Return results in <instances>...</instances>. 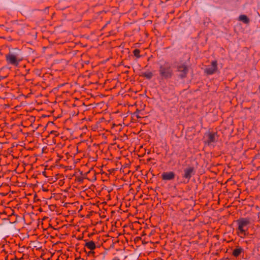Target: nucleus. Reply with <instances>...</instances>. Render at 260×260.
<instances>
[{
    "label": "nucleus",
    "mask_w": 260,
    "mask_h": 260,
    "mask_svg": "<svg viewBox=\"0 0 260 260\" xmlns=\"http://www.w3.org/2000/svg\"><path fill=\"white\" fill-rule=\"evenodd\" d=\"M238 224L237 234L241 238H244L248 234V225L250 223L249 218H240L236 221Z\"/></svg>",
    "instance_id": "obj_1"
},
{
    "label": "nucleus",
    "mask_w": 260,
    "mask_h": 260,
    "mask_svg": "<svg viewBox=\"0 0 260 260\" xmlns=\"http://www.w3.org/2000/svg\"><path fill=\"white\" fill-rule=\"evenodd\" d=\"M20 54V50L18 49H15L10 51L6 56L7 61L11 64L18 66L19 62L22 60Z\"/></svg>",
    "instance_id": "obj_2"
},
{
    "label": "nucleus",
    "mask_w": 260,
    "mask_h": 260,
    "mask_svg": "<svg viewBox=\"0 0 260 260\" xmlns=\"http://www.w3.org/2000/svg\"><path fill=\"white\" fill-rule=\"evenodd\" d=\"M204 138L205 139V142L209 145L211 143L217 141L218 136L216 132L209 131L205 134Z\"/></svg>",
    "instance_id": "obj_3"
},
{
    "label": "nucleus",
    "mask_w": 260,
    "mask_h": 260,
    "mask_svg": "<svg viewBox=\"0 0 260 260\" xmlns=\"http://www.w3.org/2000/svg\"><path fill=\"white\" fill-rule=\"evenodd\" d=\"M59 136V133L58 131H50L49 133H48V135H44L43 136L46 137L45 139L47 141L48 143L51 144H56L57 142V139Z\"/></svg>",
    "instance_id": "obj_4"
},
{
    "label": "nucleus",
    "mask_w": 260,
    "mask_h": 260,
    "mask_svg": "<svg viewBox=\"0 0 260 260\" xmlns=\"http://www.w3.org/2000/svg\"><path fill=\"white\" fill-rule=\"evenodd\" d=\"M159 73L162 78L167 79L172 76V71L169 66H161L159 69Z\"/></svg>",
    "instance_id": "obj_5"
},
{
    "label": "nucleus",
    "mask_w": 260,
    "mask_h": 260,
    "mask_svg": "<svg viewBox=\"0 0 260 260\" xmlns=\"http://www.w3.org/2000/svg\"><path fill=\"white\" fill-rule=\"evenodd\" d=\"M195 169L192 166H189L184 169L183 177L187 179V182L189 181L192 176L195 174Z\"/></svg>",
    "instance_id": "obj_6"
},
{
    "label": "nucleus",
    "mask_w": 260,
    "mask_h": 260,
    "mask_svg": "<svg viewBox=\"0 0 260 260\" xmlns=\"http://www.w3.org/2000/svg\"><path fill=\"white\" fill-rule=\"evenodd\" d=\"M216 63V61H212V64L206 69L205 72L207 74L211 75L217 72L218 67H217Z\"/></svg>",
    "instance_id": "obj_7"
},
{
    "label": "nucleus",
    "mask_w": 260,
    "mask_h": 260,
    "mask_svg": "<svg viewBox=\"0 0 260 260\" xmlns=\"http://www.w3.org/2000/svg\"><path fill=\"white\" fill-rule=\"evenodd\" d=\"M84 247H86L87 249L90 250L88 252V255L90 254H94L95 253V252L93 250L96 249V246L93 241H89L86 242L84 244Z\"/></svg>",
    "instance_id": "obj_8"
},
{
    "label": "nucleus",
    "mask_w": 260,
    "mask_h": 260,
    "mask_svg": "<svg viewBox=\"0 0 260 260\" xmlns=\"http://www.w3.org/2000/svg\"><path fill=\"white\" fill-rule=\"evenodd\" d=\"M175 174L172 171L164 172L161 174V178L163 180H172L175 178Z\"/></svg>",
    "instance_id": "obj_9"
},
{
    "label": "nucleus",
    "mask_w": 260,
    "mask_h": 260,
    "mask_svg": "<svg viewBox=\"0 0 260 260\" xmlns=\"http://www.w3.org/2000/svg\"><path fill=\"white\" fill-rule=\"evenodd\" d=\"M242 253H244V249L239 246H237L232 252V255L238 257Z\"/></svg>",
    "instance_id": "obj_10"
},
{
    "label": "nucleus",
    "mask_w": 260,
    "mask_h": 260,
    "mask_svg": "<svg viewBox=\"0 0 260 260\" xmlns=\"http://www.w3.org/2000/svg\"><path fill=\"white\" fill-rule=\"evenodd\" d=\"M178 71L180 72V76L181 78H183L185 77V74H186L187 72V68L186 66H185L184 64H181L179 66H178Z\"/></svg>",
    "instance_id": "obj_11"
},
{
    "label": "nucleus",
    "mask_w": 260,
    "mask_h": 260,
    "mask_svg": "<svg viewBox=\"0 0 260 260\" xmlns=\"http://www.w3.org/2000/svg\"><path fill=\"white\" fill-rule=\"evenodd\" d=\"M239 20L245 24H247L249 22V20L248 17L245 15H241L239 16Z\"/></svg>",
    "instance_id": "obj_12"
},
{
    "label": "nucleus",
    "mask_w": 260,
    "mask_h": 260,
    "mask_svg": "<svg viewBox=\"0 0 260 260\" xmlns=\"http://www.w3.org/2000/svg\"><path fill=\"white\" fill-rule=\"evenodd\" d=\"M144 76L147 79H150L152 77V74L151 72L145 73Z\"/></svg>",
    "instance_id": "obj_13"
},
{
    "label": "nucleus",
    "mask_w": 260,
    "mask_h": 260,
    "mask_svg": "<svg viewBox=\"0 0 260 260\" xmlns=\"http://www.w3.org/2000/svg\"><path fill=\"white\" fill-rule=\"evenodd\" d=\"M139 53H140V51L138 49H135L134 51V53L135 55L138 57H139Z\"/></svg>",
    "instance_id": "obj_14"
},
{
    "label": "nucleus",
    "mask_w": 260,
    "mask_h": 260,
    "mask_svg": "<svg viewBox=\"0 0 260 260\" xmlns=\"http://www.w3.org/2000/svg\"><path fill=\"white\" fill-rule=\"evenodd\" d=\"M128 135L125 134H123V140L124 141L125 139H127Z\"/></svg>",
    "instance_id": "obj_15"
},
{
    "label": "nucleus",
    "mask_w": 260,
    "mask_h": 260,
    "mask_svg": "<svg viewBox=\"0 0 260 260\" xmlns=\"http://www.w3.org/2000/svg\"><path fill=\"white\" fill-rule=\"evenodd\" d=\"M47 126H54V123L52 122H50L48 123L47 124Z\"/></svg>",
    "instance_id": "obj_16"
},
{
    "label": "nucleus",
    "mask_w": 260,
    "mask_h": 260,
    "mask_svg": "<svg viewBox=\"0 0 260 260\" xmlns=\"http://www.w3.org/2000/svg\"><path fill=\"white\" fill-rule=\"evenodd\" d=\"M133 135H137L135 132H131L129 134H128L129 136L133 137Z\"/></svg>",
    "instance_id": "obj_17"
},
{
    "label": "nucleus",
    "mask_w": 260,
    "mask_h": 260,
    "mask_svg": "<svg viewBox=\"0 0 260 260\" xmlns=\"http://www.w3.org/2000/svg\"><path fill=\"white\" fill-rule=\"evenodd\" d=\"M100 137H102V138H104L105 139L106 138V137L105 136V134H102V135H100Z\"/></svg>",
    "instance_id": "obj_18"
},
{
    "label": "nucleus",
    "mask_w": 260,
    "mask_h": 260,
    "mask_svg": "<svg viewBox=\"0 0 260 260\" xmlns=\"http://www.w3.org/2000/svg\"><path fill=\"white\" fill-rule=\"evenodd\" d=\"M10 134L9 132H7V136H8V135Z\"/></svg>",
    "instance_id": "obj_19"
},
{
    "label": "nucleus",
    "mask_w": 260,
    "mask_h": 260,
    "mask_svg": "<svg viewBox=\"0 0 260 260\" xmlns=\"http://www.w3.org/2000/svg\"><path fill=\"white\" fill-rule=\"evenodd\" d=\"M26 134H27V135H28V134H31L30 133H27Z\"/></svg>",
    "instance_id": "obj_20"
},
{
    "label": "nucleus",
    "mask_w": 260,
    "mask_h": 260,
    "mask_svg": "<svg viewBox=\"0 0 260 260\" xmlns=\"http://www.w3.org/2000/svg\"><path fill=\"white\" fill-rule=\"evenodd\" d=\"M139 133H140V131H139V132L138 133H137V134H138Z\"/></svg>",
    "instance_id": "obj_21"
}]
</instances>
